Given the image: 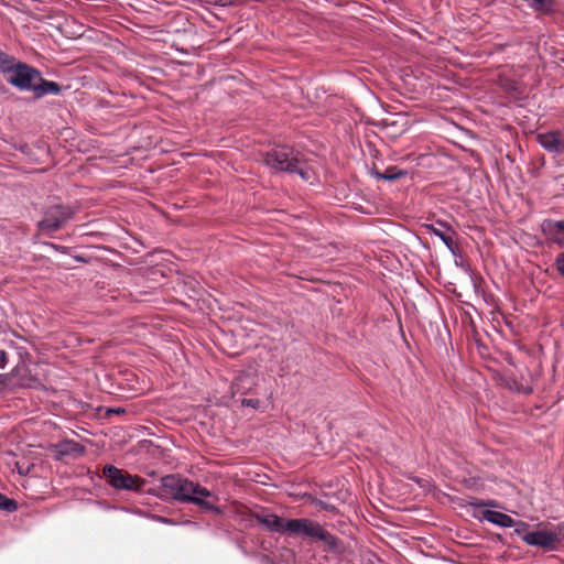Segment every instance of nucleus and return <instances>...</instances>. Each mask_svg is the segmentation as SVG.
Wrapping results in <instances>:
<instances>
[{
  "label": "nucleus",
  "instance_id": "4",
  "mask_svg": "<svg viewBox=\"0 0 564 564\" xmlns=\"http://www.w3.org/2000/svg\"><path fill=\"white\" fill-rule=\"evenodd\" d=\"M265 164L276 172L297 173L304 181L312 178V171L299 158V152L288 145H279L265 154Z\"/></svg>",
  "mask_w": 564,
  "mask_h": 564
},
{
  "label": "nucleus",
  "instance_id": "7",
  "mask_svg": "<svg viewBox=\"0 0 564 564\" xmlns=\"http://www.w3.org/2000/svg\"><path fill=\"white\" fill-rule=\"evenodd\" d=\"M528 524L524 522H520L514 532L528 544L531 546H539L546 551H555L556 546L552 543V538L547 532V529L529 532L527 531Z\"/></svg>",
  "mask_w": 564,
  "mask_h": 564
},
{
  "label": "nucleus",
  "instance_id": "2",
  "mask_svg": "<svg viewBox=\"0 0 564 564\" xmlns=\"http://www.w3.org/2000/svg\"><path fill=\"white\" fill-rule=\"evenodd\" d=\"M6 80L21 91H31L40 99L47 95L57 96L62 93V86L53 80H47L35 67L19 62L6 77Z\"/></svg>",
  "mask_w": 564,
  "mask_h": 564
},
{
  "label": "nucleus",
  "instance_id": "25",
  "mask_svg": "<svg viewBox=\"0 0 564 564\" xmlns=\"http://www.w3.org/2000/svg\"><path fill=\"white\" fill-rule=\"evenodd\" d=\"M115 412H116V413H121V412H123V410L118 409V410H116Z\"/></svg>",
  "mask_w": 564,
  "mask_h": 564
},
{
  "label": "nucleus",
  "instance_id": "8",
  "mask_svg": "<svg viewBox=\"0 0 564 564\" xmlns=\"http://www.w3.org/2000/svg\"><path fill=\"white\" fill-rule=\"evenodd\" d=\"M538 140L540 145L550 152H564V138L558 132L540 133Z\"/></svg>",
  "mask_w": 564,
  "mask_h": 564
},
{
  "label": "nucleus",
  "instance_id": "12",
  "mask_svg": "<svg viewBox=\"0 0 564 564\" xmlns=\"http://www.w3.org/2000/svg\"><path fill=\"white\" fill-rule=\"evenodd\" d=\"M507 387L510 390L522 394H531L533 392L531 382L523 378L521 380H518L517 378H509L507 380Z\"/></svg>",
  "mask_w": 564,
  "mask_h": 564
},
{
  "label": "nucleus",
  "instance_id": "15",
  "mask_svg": "<svg viewBox=\"0 0 564 564\" xmlns=\"http://www.w3.org/2000/svg\"><path fill=\"white\" fill-rule=\"evenodd\" d=\"M547 532L552 538L554 546L557 547L560 543L564 542V522L554 525L552 529L547 530Z\"/></svg>",
  "mask_w": 564,
  "mask_h": 564
},
{
  "label": "nucleus",
  "instance_id": "21",
  "mask_svg": "<svg viewBox=\"0 0 564 564\" xmlns=\"http://www.w3.org/2000/svg\"><path fill=\"white\" fill-rule=\"evenodd\" d=\"M237 1L238 0H214V3L220 7H227L235 4Z\"/></svg>",
  "mask_w": 564,
  "mask_h": 564
},
{
  "label": "nucleus",
  "instance_id": "23",
  "mask_svg": "<svg viewBox=\"0 0 564 564\" xmlns=\"http://www.w3.org/2000/svg\"><path fill=\"white\" fill-rule=\"evenodd\" d=\"M242 380H243V377H239V378L235 381V383H234V386H232L234 393H236V392H240V382H242Z\"/></svg>",
  "mask_w": 564,
  "mask_h": 564
},
{
  "label": "nucleus",
  "instance_id": "18",
  "mask_svg": "<svg viewBox=\"0 0 564 564\" xmlns=\"http://www.w3.org/2000/svg\"><path fill=\"white\" fill-rule=\"evenodd\" d=\"M62 453H69V452H78L80 454L84 453V447L79 445L78 443H69L67 444V448L61 451Z\"/></svg>",
  "mask_w": 564,
  "mask_h": 564
},
{
  "label": "nucleus",
  "instance_id": "16",
  "mask_svg": "<svg viewBox=\"0 0 564 564\" xmlns=\"http://www.w3.org/2000/svg\"><path fill=\"white\" fill-rule=\"evenodd\" d=\"M18 509V503L15 500L8 498L7 496L0 494V510L7 512H13Z\"/></svg>",
  "mask_w": 564,
  "mask_h": 564
},
{
  "label": "nucleus",
  "instance_id": "6",
  "mask_svg": "<svg viewBox=\"0 0 564 564\" xmlns=\"http://www.w3.org/2000/svg\"><path fill=\"white\" fill-rule=\"evenodd\" d=\"M74 214L70 206L61 204L50 206L44 210L43 218L37 224L39 229L45 234H53L72 219Z\"/></svg>",
  "mask_w": 564,
  "mask_h": 564
},
{
  "label": "nucleus",
  "instance_id": "19",
  "mask_svg": "<svg viewBox=\"0 0 564 564\" xmlns=\"http://www.w3.org/2000/svg\"><path fill=\"white\" fill-rule=\"evenodd\" d=\"M555 264H556L557 271H558L562 275H564V252L560 253V254L556 257Z\"/></svg>",
  "mask_w": 564,
  "mask_h": 564
},
{
  "label": "nucleus",
  "instance_id": "14",
  "mask_svg": "<svg viewBox=\"0 0 564 564\" xmlns=\"http://www.w3.org/2000/svg\"><path fill=\"white\" fill-rule=\"evenodd\" d=\"M405 173L398 170L397 167H389L384 173L380 172H373L372 175L377 180H384V181H395L398 178H401Z\"/></svg>",
  "mask_w": 564,
  "mask_h": 564
},
{
  "label": "nucleus",
  "instance_id": "9",
  "mask_svg": "<svg viewBox=\"0 0 564 564\" xmlns=\"http://www.w3.org/2000/svg\"><path fill=\"white\" fill-rule=\"evenodd\" d=\"M543 231L552 242L564 246V221H546Z\"/></svg>",
  "mask_w": 564,
  "mask_h": 564
},
{
  "label": "nucleus",
  "instance_id": "17",
  "mask_svg": "<svg viewBox=\"0 0 564 564\" xmlns=\"http://www.w3.org/2000/svg\"><path fill=\"white\" fill-rule=\"evenodd\" d=\"M469 505L474 508H485V507H496L497 503L495 500H491V499H488V500H484V499H473Z\"/></svg>",
  "mask_w": 564,
  "mask_h": 564
},
{
  "label": "nucleus",
  "instance_id": "20",
  "mask_svg": "<svg viewBox=\"0 0 564 564\" xmlns=\"http://www.w3.org/2000/svg\"><path fill=\"white\" fill-rule=\"evenodd\" d=\"M259 400L258 399H242L241 404L243 406H250L253 409H257L259 406Z\"/></svg>",
  "mask_w": 564,
  "mask_h": 564
},
{
  "label": "nucleus",
  "instance_id": "5",
  "mask_svg": "<svg viewBox=\"0 0 564 564\" xmlns=\"http://www.w3.org/2000/svg\"><path fill=\"white\" fill-rule=\"evenodd\" d=\"M107 482L116 490L141 492L147 480L129 474L113 465H106L102 469Z\"/></svg>",
  "mask_w": 564,
  "mask_h": 564
},
{
  "label": "nucleus",
  "instance_id": "13",
  "mask_svg": "<svg viewBox=\"0 0 564 564\" xmlns=\"http://www.w3.org/2000/svg\"><path fill=\"white\" fill-rule=\"evenodd\" d=\"M14 56L7 54L6 52L0 50V73L7 77L10 72L19 63Z\"/></svg>",
  "mask_w": 564,
  "mask_h": 564
},
{
  "label": "nucleus",
  "instance_id": "1",
  "mask_svg": "<svg viewBox=\"0 0 564 564\" xmlns=\"http://www.w3.org/2000/svg\"><path fill=\"white\" fill-rule=\"evenodd\" d=\"M254 519L259 524L275 533L322 541L328 551H335L338 546L337 539L330 532L308 518L284 519L274 513L262 511L256 513Z\"/></svg>",
  "mask_w": 564,
  "mask_h": 564
},
{
  "label": "nucleus",
  "instance_id": "3",
  "mask_svg": "<svg viewBox=\"0 0 564 564\" xmlns=\"http://www.w3.org/2000/svg\"><path fill=\"white\" fill-rule=\"evenodd\" d=\"M161 484L163 489L176 501L189 502L204 510L220 512L219 508L204 499L215 497L212 491L197 482L178 475H166L162 477Z\"/></svg>",
  "mask_w": 564,
  "mask_h": 564
},
{
  "label": "nucleus",
  "instance_id": "10",
  "mask_svg": "<svg viewBox=\"0 0 564 564\" xmlns=\"http://www.w3.org/2000/svg\"><path fill=\"white\" fill-rule=\"evenodd\" d=\"M480 520L488 521L500 528H511L516 525L514 520L510 516L494 510H484Z\"/></svg>",
  "mask_w": 564,
  "mask_h": 564
},
{
  "label": "nucleus",
  "instance_id": "24",
  "mask_svg": "<svg viewBox=\"0 0 564 564\" xmlns=\"http://www.w3.org/2000/svg\"><path fill=\"white\" fill-rule=\"evenodd\" d=\"M160 521L164 522V523H170V520L165 519V518H159Z\"/></svg>",
  "mask_w": 564,
  "mask_h": 564
},
{
  "label": "nucleus",
  "instance_id": "22",
  "mask_svg": "<svg viewBox=\"0 0 564 564\" xmlns=\"http://www.w3.org/2000/svg\"><path fill=\"white\" fill-rule=\"evenodd\" d=\"M8 355L4 350L0 349V369H3L7 365Z\"/></svg>",
  "mask_w": 564,
  "mask_h": 564
},
{
  "label": "nucleus",
  "instance_id": "11",
  "mask_svg": "<svg viewBox=\"0 0 564 564\" xmlns=\"http://www.w3.org/2000/svg\"><path fill=\"white\" fill-rule=\"evenodd\" d=\"M425 228L430 234L438 237L451 251H454V240L452 236L443 230V228L449 229L446 223L438 220L435 225H425Z\"/></svg>",
  "mask_w": 564,
  "mask_h": 564
}]
</instances>
